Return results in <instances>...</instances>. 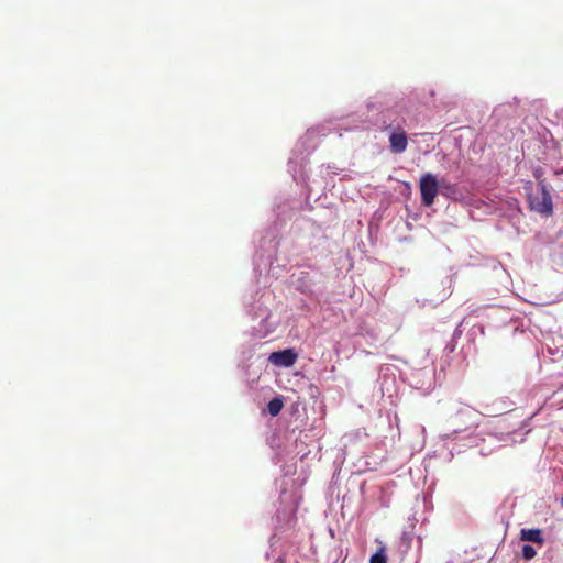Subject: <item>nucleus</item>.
<instances>
[{
  "label": "nucleus",
  "mask_w": 563,
  "mask_h": 563,
  "mask_svg": "<svg viewBox=\"0 0 563 563\" xmlns=\"http://www.w3.org/2000/svg\"><path fill=\"white\" fill-rule=\"evenodd\" d=\"M369 563H387L386 548L384 545H380L371 556Z\"/></svg>",
  "instance_id": "obj_7"
},
{
  "label": "nucleus",
  "mask_w": 563,
  "mask_h": 563,
  "mask_svg": "<svg viewBox=\"0 0 563 563\" xmlns=\"http://www.w3.org/2000/svg\"><path fill=\"white\" fill-rule=\"evenodd\" d=\"M539 188L541 191L540 197H533L532 195H529L528 197L530 209L542 216L549 217L553 213V203L545 180L539 181Z\"/></svg>",
  "instance_id": "obj_1"
},
{
  "label": "nucleus",
  "mask_w": 563,
  "mask_h": 563,
  "mask_svg": "<svg viewBox=\"0 0 563 563\" xmlns=\"http://www.w3.org/2000/svg\"><path fill=\"white\" fill-rule=\"evenodd\" d=\"M533 176H534V178L538 180V183H539L540 180H544V179L542 178V176H543V169H542L541 167L536 168V169L533 170Z\"/></svg>",
  "instance_id": "obj_9"
},
{
  "label": "nucleus",
  "mask_w": 563,
  "mask_h": 563,
  "mask_svg": "<svg viewBox=\"0 0 563 563\" xmlns=\"http://www.w3.org/2000/svg\"><path fill=\"white\" fill-rule=\"evenodd\" d=\"M439 188L440 184L433 174L427 173L421 176L419 180V189L423 206L430 207L433 205L434 199L439 194Z\"/></svg>",
  "instance_id": "obj_2"
},
{
  "label": "nucleus",
  "mask_w": 563,
  "mask_h": 563,
  "mask_svg": "<svg viewBox=\"0 0 563 563\" xmlns=\"http://www.w3.org/2000/svg\"><path fill=\"white\" fill-rule=\"evenodd\" d=\"M520 540L533 542L540 547L544 544V538L542 536V530L539 528L533 529H521L520 530Z\"/></svg>",
  "instance_id": "obj_5"
},
{
  "label": "nucleus",
  "mask_w": 563,
  "mask_h": 563,
  "mask_svg": "<svg viewBox=\"0 0 563 563\" xmlns=\"http://www.w3.org/2000/svg\"><path fill=\"white\" fill-rule=\"evenodd\" d=\"M283 408L284 401L280 397L273 398L267 405V410L273 417L278 416Z\"/></svg>",
  "instance_id": "obj_6"
},
{
  "label": "nucleus",
  "mask_w": 563,
  "mask_h": 563,
  "mask_svg": "<svg viewBox=\"0 0 563 563\" xmlns=\"http://www.w3.org/2000/svg\"><path fill=\"white\" fill-rule=\"evenodd\" d=\"M537 554V551L534 550V548L532 545H529V544H525L522 547V558L525 560H531L536 556Z\"/></svg>",
  "instance_id": "obj_8"
},
{
  "label": "nucleus",
  "mask_w": 563,
  "mask_h": 563,
  "mask_svg": "<svg viewBox=\"0 0 563 563\" xmlns=\"http://www.w3.org/2000/svg\"><path fill=\"white\" fill-rule=\"evenodd\" d=\"M408 146V137L405 131L393 132L389 135V148L394 154H401Z\"/></svg>",
  "instance_id": "obj_4"
},
{
  "label": "nucleus",
  "mask_w": 563,
  "mask_h": 563,
  "mask_svg": "<svg viewBox=\"0 0 563 563\" xmlns=\"http://www.w3.org/2000/svg\"><path fill=\"white\" fill-rule=\"evenodd\" d=\"M298 358V354L294 349H286L283 351L273 352L268 356V361L280 367H290L292 366Z\"/></svg>",
  "instance_id": "obj_3"
}]
</instances>
